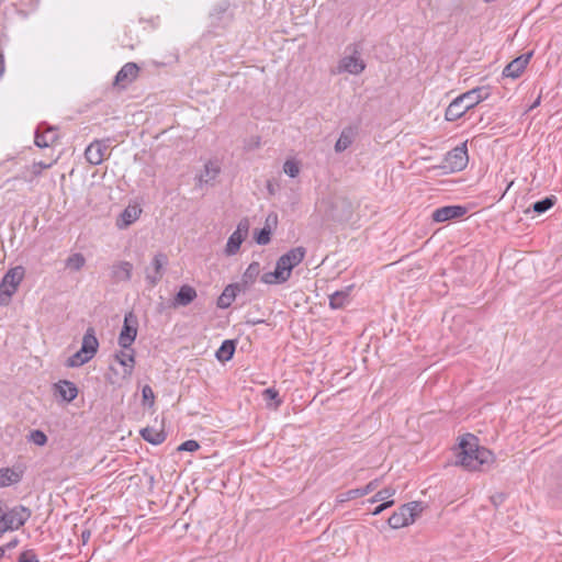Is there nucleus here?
I'll use <instances>...</instances> for the list:
<instances>
[{"label":"nucleus","mask_w":562,"mask_h":562,"mask_svg":"<svg viewBox=\"0 0 562 562\" xmlns=\"http://www.w3.org/2000/svg\"><path fill=\"white\" fill-rule=\"evenodd\" d=\"M467 212L468 209L463 205H446L436 209L431 214V218L434 222L443 223L450 220L461 218Z\"/></svg>","instance_id":"obj_12"},{"label":"nucleus","mask_w":562,"mask_h":562,"mask_svg":"<svg viewBox=\"0 0 562 562\" xmlns=\"http://www.w3.org/2000/svg\"><path fill=\"white\" fill-rule=\"evenodd\" d=\"M32 512L23 505H16L8 510H4L3 519V533L7 531H14L20 529L30 519Z\"/></svg>","instance_id":"obj_6"},{"label":"nucleus","mask_w":562,"mask_h":562,"mask_svg":"<svg viewBox=\"0 0 562 562\" xmlns=\"http://www.w3.org/2000/svg\"><path fill=\"white\" fill-rule=\"evenodd\" d=\"M270 215H271L270 222L277 223V215L276 214H270Z\"/></svg>","instance_id":"obj_62"},{"label":"nucleus","mask_w":562,"mask_h":562,"mask_svg":"<svg viewBox=\"0 0 562 562\" xmlns=\"http://www.w3.org/2000/svg\"><path fill=\"white\" fill-rule=\"evenodd\" d=\"M196 297V291L193 286L184 284L180 286L179 291L175 296V306H187L194 301Z\"/></svg>","instance_id":"obj_24"},{"label":"nucleus","mask_w":562,"mask_h":562,"mask_svg":"<svg viewBox=\"0 0 562 562\" xmlns=\"http://www.w3.org/2000/svg\"><path fill=\"white\" fill-rule=\"evenodd\" d=\"M99 349V340L95 337V330L93 327H88L83 337L80 350L82 353H87L90 358H93Z\"/></svg>","instance_id":"obj_20"},{"label":"nucleus","mask_w":562,"mask_h":562,"mask_svg":"<svg viewBox=\"0 0 562 562\" xmlns=\"http://www.w3.org/2000/svg\"><path fill=\"white\" fill-rule=\"evenodd\" d=\"M260 274V263L258 261H252L245 272L241 276L240 282H237V284H240V288L243 289V292H246L250 289V286L255 283L257 278Z\"/></svg>","instance_id":"obj_21"},{"label":"nucleus","mask_w":562,"mask_h":562,"mask_svg":"<svg viewBox=\"0 0 562 562\" xmlns=\"http://www.w3.org/2000/svg\"><path fill=\"white\" fill-rule=\"evenodd\" d=\"M138 319L137 316L130 312L125 314L124 323L119 335V346L123 349H130L137 336Z\"/></svg>","instance_id":"obj_8"},{"label":"nucleus","mask_w":562,"mask_h":562,"mask_svg":"<svg viewBox=\"0 0 562 562\" xmlns=\"http://www.w3.org/2000/svg\"><path fill=\"white\" fill-rule=\"evenodd\" d=\"M18 562H38V559L34 550L30 549L21 552Z\"/></svg>","instance_id":"obj_47"},{"label":"nucleus","mask_w":562,"mask_h":562,"mask_svg":"<svg viewBox=\"0 0 562 562\" xmlns=\"http://www.w3.org/2000/svg\"><path fill=\"white\" fill-rule=\"evenodd\" d=\"M29 440L35 443L36 446H45L47 443V436L44 431L40 429H34L30 432Z\"/></svg>","instance_id":"obj_45"},{"label":"nucleus","mask_w":562,"mask_h":562,"mask_svg":"<svg viewBox=\"0 0 562 562\" xmlns=\"http://www.w3.org/2000/svg\"><path fill=\"white\" fill-rule=\"evenodd\" d=\"M20 540L18 537H14L12 540H10L8 543H5L3 547L5 550H11L15 548L19 544Z\"/></svg>","instance_id":"obj_51"},{"label":"nucleus","mask_w":562,"mask_h":562,"mask_svg":"<svg viewBox=\"0 0 562 562\" xmlns=\"http://www.w3.org/2000/svg\"><path fill=\"white\" fill-rule=\"evenodd\" d=\"M490 97L488 88L476 87L453 99L445 112L447 121L453 122L462 117L469 110Z\"/></svg>","instance_id":"obj_2"},{"label":"nucleus","mask_w":562,"mask_h":562,"mask_svg":"<svg viewBox=\"0 0 562 562\" xmlns=\"http://www.w3.org/2000/svg\"><path fill=\"white\" fill-rule=\"evenodd\" d=\"M133 265L128 261H121L112 268L113 277L119 281H130L132 277Z\"/></svg>","instance_id":"obj_32"},{"label":"nucleus","mask_w":562,"mask_h":562,"mask_svg":"<svg viewBox=\"0 0 562 562\" xmlns=\"http://www.w3.org/2000/svg\"><path fill=\"white\" fill-rule=\"evenodd\" d=\"M456 456V464L469 471H482L494 461L493 452L480 447L477 437L472 434L462 436Z\"/></svg>","instance_id":"obj_1"},{"label":"nucleus","mask_w":562,"mask_h":562,"mask_svg":"<svg viewBox=\"0 0 562 562\" xmlns=\"http://www.w3.org/2000/svg\"><path fill=\"white\" fill-rule=\"evenodd\" d=\"M121 42H122V45H123L124 47H127V48H130V49H134V48H135V44H134V43H132L130 40H126V41H125V40H122Z\"/></svg>","instance_id":"obj_55"},{"label":"nucleus","mask_w":562,"mask_h":562,"mask_svg":"<svg viewBox=\"0 0 562 562\" xmlns=\"http://www.w3.org/2000/svg\"><path fill=\"white\" fill-rule=\"evenodd\" d=\"M104 379L106 383L111 385H117L121 386L122 381L125 379H122V375L119 374V371L115 367L110 366L108 372L104 374Z\"/></svg>","instance_id":"obj_40"},{"label":"nucleus","mask_w":562,"mask_h":562,"mask_svg":"<svg viewBox=\"0 0 562 562\" xmlns=\"http://www.w3.org/2000/svg\"><path fill=\"white\" fill-rule=\"evenodd\" d=\"M142 209L137 205L134 206H127L121 214L120 218L117 220V227L119 228H125L133 224L140 215Z\"/></svg>","instance_id":"obj_26"},{"label":"nucleus","mask_w":562,"mask_h":562,"mask_svg":"<svg viewBox=\"0 0 562 562\" xmlns=\"http://www.w3.org/2000/svg\"><path fill=\"white\" fill-rule=\"evenodd\" d=\"M249 232V221L248 218H241L237 224L235 233H239L243 237H247Z\"/></svg>","instance_id":"obj_48"},{"label":"nucleus","mask_w":562,"mask_h":562,"mask_svg":"<svg viewBox=\"0 0 562 562\" xmlns=\"http://www.w3.org/2000/svg\"><path fill=\"white\" fill-rule=\"evenodd\" d=\"M362 497L360 488H352L347 492L340 493L336 497V502L342 504L345 502Z\"/></svg>","instance_id":"obj_42"},{"label":"nucleus","mask_w":562,"mask_h":562,"mask_svg":"<svg viewBox=\"0 0 562 562\" xmlns=\"http://www.w3.org/2000/svg\"><path fill=\"white\" fill-rule=\"evenodd\" d=\"M2 537V533H0V538Z\"/></svg>","instance_id":"obj_63"},{"label":"nucleus","mask_w":562,"mask_h":562,"mask_svg":"<svg viewBox=\"0 0 562 562\" xmlns=\"http://www.w3.org/2000/svg\"><path fill=\"white\" fill-rule=\"evenodd\" d=\"M262 398L266 401L268 408L278 409L282 404V398L279 395V391L274 387H268L262 391Z\"/></svg>","instance_id":"obj_35"},{"label":"nucleus","mask_w":562,"mask_h":562,"mask_svg":"<svg viewBox=\"0 0 562 562\" xmlns=\"http://www.w3.org/2000/svg\"><path fill=\"white\" fill-rule=\"evenodd\" d=\"M420 512L419 503L412 502L402 505L393 515L387 519V524L392 529H398L415 521L416 516Z\"/></svg>","instance_id":"obj_5"},{"label":"nucleus","mask_w":562,"mask_h":562,"mask_svg":"<svg viewBox=\"0 0 562 562\" xmlns=\"http://www.w3.org/2000/svg\"><path fill=\"white\" fill-rule=\"evenodd\" d=\"M347 50H350V55L341 58L339 61V70L350 75L361 74L366 69V63L361 58V45L352 44L347 47Z\"/></svg>","instance_id":"obj_7"},{"label":"nucleus","mask_w":562,"mask_h":562,"mask_svg":"<svg viewBox=\"0 0 562 562\" xmlns=\"http://www.w3.org/2000/svg\"><path fill=\"white\" fill-rule=\"evenodd\" d=\"M115 361L123 367L122 379H130L135 368V350L131 347L130 349H123L115 352Z\"/></svg>","instance_id":"obj_17"},{"label":"nucleus","mask_w":562,"mask_h":562,"mask_svg":"<svg viewBox=\"0 0 562 562\" xmlns=\"http://www.w3.org/2000/svg\"><path fill=\"white\" fill-rule=\"evenodd\" d=\"M469 162L467 142L449 150L438 168L443 175L454 173L465 169Z\"/></svg>","instance_id":"obj_4"},{"label":"nucleus","mask_w":562,"mask_h":562,"mask_svg":"<svg viewBox=\"0 0 562 562\" xmlns=\"http://www.w3.org/2000/svg\"><path fill=\"white\" fill-rule=\"evenodd\" d=\"M4 553H5V548L2 546V547H0V559H2L4 557Z\"/></svg>","instance_id":"obj_61"},{"label":"nucleus","mask_w":562,"mask_h":562,"mask_svg":"<svg viewBox=\"0 0 562 562\" xmlns=\"http://www.w3.org/2000/svg\"><path fill=\"white\" fill-rule=\"evenodd\" d=\"M54 395L61 401L70 403L78 396L77 385L69 380H59L53 385Z\"/></svg>","instance_id":"obj_18"},{"label":"nucleus","mask_w":562,"mask_h":562,"mask_svg":"<svg viewBox=\"0 0 562 562\" xmlns=\"http://www.w3.org/2000/svg\"><path fill=\"white\" fill-rule=\"evenodd\" d=\"M168 265V257L164 252H158L151 260V267L146 269V281L155 286L162 278L165 266Z\"/></svg>","instance_id":"obj_11"},{"label":"nucleus","mask_w":562,"mask_h":562,"mask_svg":"<svg viewBox=\"0 0 562 562\" xmlns=\"http://www.w3.org/2000/svg\"><path fill=\"white\" fill-rule=\"evenodd\" d=\"M351 286L346 290L334 292L329 295V307L333 310L342 308L349 302V291Z\"/></svg>","instance_id":"obj_33"},{"label":"nucleus","mask_w":562,"mask_h":562,"mask_svg":"<svg viewBox=\"0 0 562 562\" xmlns=\"http://www.w3.org/2000/svg\"><path fill=\"white\" fill-rule=\"evenodd\" d=\"M243 291L240 284L232 283L225 286L222 294L218 296L216 305L220 308H228L236 299L237 292Z\"/></svg>","instance_id":"obj_22"},{"label":"nucleus","mask_w":562,"mask_h":562,"mask_svg":"<svg viewBox=\"0 0 562 562\" xmlns=\"http://www.w3.org/2000/svg\"><path fill=\"white\" fill-rule=\"evenodd\" d=\"M263 321L261 319H256V318H252L251 321H247L248 324L250 325H257V324H260L262 323Z\"/></svg>","instance_id":"obj_60"},{"label":"nucleus","mask_w":562,"mask_h":562,"mask_svg":"<svg viewBox=\"0 0 562 562\" xmlns=\"http://www.w3.org/2000/svg\"><path fill=\"white\" fill-rule=\"evenodd\" d=\"M283 171L291 178H295L300 173V164L296 160L288 159L283 165Z\"/></svg>","instance_id":"obj_44"},{"label":"nucleus","mask_w":562,"mask_h":562,"mask_svg":"<svg viewBox=\"0 0 562 562\" xmlns=\"http://www.w3.org/2000/svg\"><path fill=\"white\" fill-rule=\"evenodd\" d=\"M56 160L50 162L45 161H34L31 167H26L19 178L24 181H32L33 179L40 177L45 169H49Z\"/></svg>","instance_id":"obj_23"},{"label":"nucleus","mask_w":562,"mask_h":562,"mask_svg":"<svg viewBox=\"0 0 562 562\" xmlns=\"http://www.w3.org/2000/svg\"><path fill=\"white\" fill-rule=\"evenodd\" d=\"M3 71H4V57H3V52L0 48V78L3 75Z\"/></svg>","instance_id":"obj_53"},{"label":"nucleus","mask_w":562,"mask_h":562,"mask_svg":"<svg viewBox=\"0 0 562 562\" xmlns=\"http://www.w3.org/2000/svg\"><path fill=\"white\" fill-rule=\"evenodd\" d=\"M22 471H15L11 468L0 469V487L10 486L22 480Z\"/></svg>","instance_id":"obj_28"},{"label":"nucleus","mask_w":562,"mask_h":562,"mask_svg":"<svg viewBox=\"0 0 562 562\" xmlns=\"http://www.w3.org/2000/svg\"><path fill=\"white\" fill-rule=\"evenodd\" d=\"M395 494V488L393 487H385L379 492H376L370 499H368L369 503H378V502H385L390 501L389 498L392 497Z\"/></svg>","instance_id":"obj_41"},{"label":"nucleus","mask_w":562,"mask_h":562,"mask_svg":"<svg viewBox=\"0 0 562 562\" xmlns=\"http://www.w3.org/2000/svg\"><path fill=\"white\" fill-rule=\"evenodd\" d=\"M85 263L86 259L79 252L72 254L66 260V266L75 271L80 270L85 266Z\"/></svg>","instance_id":"obj_39"},{"label":"nucleus","mask_w":562,"mask_h":562,"mask_svg":"<svg viewBox=\"0 0 562 562\" xmlns=\"http://www.w3.org/2000/svg\"><path fill=\"white\" fill-rule=\"evenodd\" d=\"M271 215H268L266 220V226L255 231L254 239L258 245H268L271 240V228L269 226Z\"/></svg>","instance_id":"obj_36"},{"label":"nucleus","mask_w":562,"mask_h":562,"mask_svg":"<svg viewBox=\"0 0 562 562\" xmlns=\"http://www.w3.org/2000/svg\"><path fill=\"white\" fill-rule=\"evenodd\" d=\"M541 95L539 94L535 102L530 105L529 110L537 108L540 104Z\"/></svg>","instance_id":"obj_57"},{"label":"nucleus","mask_w":562,"mask_h":562,"mask_svg":"<svg viewBox=\"0 0 562 562\" xmlns=\"http://www.w3.org/2000/svg\"><path fill=\"white\" fill-rule=\"evenodd\" d=\"M22 266L9 269L0 281V306H8L24 278Z\"/></svg>","instance_id":"obj_3"},{"label":"nucleus","mask_w":562,"mask_h":562,"mask_svg":"<svg viewBox=\"0 0 562 562\" xmlns=\"http://www.w3.org/2000/svg\"><path fill=\"white\" fill-rule=\"evenodd\" d=\"M246 238L243 237L239 233H233L229 237H228V240H227V244H226V247H225V254L227 256H234L236 255L239 249H240V246L243 244V241L245 240Z\"/></svg>","instance_id":"obj_37"},{"label":"nucleus","mask_w":562,"mask_h":562,"mask_svg":"<svg viewBox=\"0 0 562 562\" xmlns=\"http://www.w3.org/2000/svg\"><path fill=\"white\" fill-rule=\"evenodd\" d=\"M353 214L352 202L348 198H338L331 204V218L336 222H348Z\"/></svg>","instance_id":"obj_13"},{"label":"nucleus","mask_w":562,"mask_h":562,"mask_svg":"<svg viewBox=\"0 0 562 562\" xmlns=\"http://www.w3.org/2000/svg\"><path fill=\"white\" fill-rule=\"evenodd\" d=\"M393 505H394L393 499L385 501L374 508V510L372 512V515H374V516L380 515L383 510H385L386 508H389Z\"/></svg>","instance_id":"obj_50"},{"label":"nucleus","mask_w":562,"mask_h":562,"mask_svg":"<svg viewBox=\"0 0 562 562\" xmlns=\"http://www.w3.org/2000/svg\"><path fill=\"white\" fill-rule=\"evenodd\" d=\"M306 249L303 246H297L285 254H283L278 260L277 265L291 277L292 270L299 266L305 258Z\"/></svg>","instance_id":"obj_9"},{"label":"nucleus","mask_w":562,"mask_h":562,"mask_svg":"<svg viewBox=\"0 0 562 562\" xmlns=\"http://www.w3.org/2000/svg\"><path fill=\"white\" fill-rule=\"evenodd\" d=\"M199 449H200V443L193 439L186 440L178 447V451H188V452H194Z\"/></svg>","instance_id":"obj_46"},{"label":"nucleus","mask_w":562,"mask_h":562,"mask_svg":"<svg viewBox=\"0 0 562 562\" xmlns=\"http://www.w3.org/2000/svg\"><path fill=\"white\" fill-rule=\"evenodd\" d=\"M496 498H499V502H502V501H503V498H504V495H503V494H498V495H494V496H492V497H491V499H492V502H493L494 504H496Z\"/></svg>","instance_id":"obj_59"},{"label":"nucleus","mask_w":562,"mask_h":562,"mask_svg":"<svg viewBox=\"0 0 562 562\" xmlns=\"http://www.w3.org/2000/svg\"><path fill=\"white\" fill-rule=\"evenodd\" d=\"M289 276L276 263L274 271L261 276V281L266 284H281L289 280Z\"/></svg>","instance_id":"obj_30"},{"label":"nucleus","mask_w":562,"mask_h":562,"mask_svg":"<svg viewBox=\"0 0 562 562\" xmlns=\"http://www.w3.org/2000/svg\"><path fill=\"white\" fill-rule=\"evenodd\" d=\"M233 19L234 13L231 10V3L226 0L216 3L210 12L211 24L214 27H225L231 24Z\"/></svg>","instance_id":"obj_10"},{"label":"nucleus","mask_w":562,"mask_h":562,"mask_svg":"<svg viewBox=\"0 0 562 562\" xmlns=\"http://www.w3.org/2000/svg\"><path fill=\"white\" fill-rule=\"evenodd\" d=\"M44 126H45L44 123L40 124L36 127L35 135H34V144L40 148L49 147L58 138V135L55 130H53V128L43 130Z\"/></svg>","instance_id":"obj_19"},{"label":"nucleus","mask_w":562,"mask_h":562,"mask_svg":"<svg viewBox=\"0 0 562 562\" xmlns=\"http://www.w3.org/2000/svg\"><path fill=\"white\" fill-rule=\"evenodd\" d=\"M355 135L356 128L351 126L344 128L335 144V150L337 153L346 150L352 144Z\"/></svg>","instance_id":"obj_29"},{"label":"nucleus","mask_w":562,"mask_h":562,"mask_svg":"<svg viewBox=\"0 0 562 562\" xmlns=\"http://www.w3.org/2000/svg\"><path fill=\"white\" fill-rule=\"evenodd\" d=\"M220 172H221V167H220L218 161L209 160L204 165V169L199 176V181H200V183L210 184L215 180V178L220 175Z\"/></svg>","instance_id":"obj_25"},{"label":"nucleus","mask_w":562,"mask_h":562,"mask_svg":"<svg viewBox=\"0 0 562 562\" xmlns=\"http://www.w3.org/2000/svg\"><path fill=\"white\" fill-rule=\"evenodd\" d=\"M90 535H91L90 530H83V531H82V533H81V538H82V542H83V543H86V542L89 540Z\"/></svg>","instance_id":"obj_56"},{"label":"nucleus","mask_w":562,"mask_h":562,"mask_svg":"<svg viewBox=\"0 0 562 562\" xmlns=\"http://www.w3.org/2000/svg\"><path fill=\"white\" fill-rule=\"evenodd\" d=\"M533 53L528 52L526 54H522L515 59H513L510 63L506 65V67L503 70V76L516 79L520 77V75L526 69L527 65L529 64Z\"/></svg>","instance_id":"obj_16"},{"label":"nucleus","mask_w":562,"mask_h":562,"mask_svg":"<svg viewBox=\"0 0 562 562\" xmlns=\"http://www.w3.org/2000/svg\"><path fill=\"white\" fill-rule=\"evenodd\" d=\"M464 1L465 0H452L453 10H459V11L463 10Z\"/></svg>","instance_id":"obj_52"},{"label":"nucleus","mask_w":562,"mask_h":562,"mask_svg":"<svg viewBox=\"0 0 562 562\" xmlns=\"http://www.w3.org/2000/svg\"><path fill=\"white\" fill-rule=\"evenodd\" d=\"M92 358H90L87 353H82L79 349L77 352H75L71 357H69L66 361V366L68 368H78L90 361Z\"/></svg>","instance_id":"obj_38"},{"label":"nucleus","mask_w":562,"mask_h":562,"mask_svg":"<svg viewBox=\"0 0 562 562\" xmlns=\"http://www.w3.org/2000/svg\"><path fill=\"white\" fill-rule=\"evenodd\" d=\"M237 341L235 339H226L222 342L215 352V357L220 362L229 361L235 353Z\"/></svg>","instance_id":"obj_27"},{"label":"nucleus","mask_w":562,"mask_h":562,"mask_svg":"<svg viewBox=\"0 0 562 562\" xmlns=\"http://www.w3.org/2000/svg\"><path fill=\"white\" fill-rule=\"evenodd\" d=\"M380 484V481L378 479L370 481L366 486L359 487L361 495L366 496L369 493L373 492Z\"/></svg>","instance_id":"obj_49"},{"label":"nucleus","mask_w":562,"mask_h":562,"mask_svg":"<svg viewBox=\"0 0 562 562\" xmlns=\"http://www.w3.org/2000/svg\"><path fill=\"white\" fill-rule=\"evenodd\" d=\"M140 436L144 440L151 445H160L166 440V434L162 430H157L154 427H145L140 430Z\"/></svg>","instance_id":"obj_31"},{"label":"nucleus","mask_w":562,"mask_h":562,"mask_svg":"<svg viewBox=\"0 0 562 562\" xmlns=\"http://www.w3.org/2000/svg\"><path fill=\"white\" fill-rule=\"evenodd\" d=\"M267 189L270 194H274V188H273V184L271 183V181L267 182Z\"/></svg>","instance_id":"obj_58"},{"label":"nucleus","mask_w":562,"mask_h":562,"mask_svg":"<svg viewBox=\"0 0 562 562\" xmlns=\"http://www.w3.org/2000/svg\"><path fill=\"white\" fill-rule=\"evenodd\" d=\"M142 402L144 406L153 407L155 404V393L149 385L142 389Z\"/></svg>","instance_id":"obj_43"},{"label":"nucleus","mask_w":562,"mask_h":562,"mask_svg":"<svg viewBox=\"0 0 562 562\" xmlns=\"http://www.w3.org/2000/svg\"><path fill=\"white\" fill-rule=\"evenodd\" d=\"M3 519H4V509L2 508V503L0 502V533H2V535H3V531H2Z\"/></svg>","instance_id":"obj_54"},{"label":"nucleus","mask_w":562,"mask_h":562,"mask_svg":"<svg viewBox=\"0 0 562 562\" xmlns=\"http://www.w3.org/2000/svg\"><path fill=\"white\" fill-rule=\"evenodd\" d=\"M139 67L135 63H126L116 74L114 78V86L120 88H126L130 83H132L139 74Z\"/></svg>","instance_id":"obj_15"},{"label":"nucleus","mask_w":562,"mask_h":562,"mask_svg":"<svg viewBox=\"0 0 562 562\" xmlns=\"http://www.w3.org/2000/svg\"><path fill=\"white\" fill-rule=\"evenodd\" d=\"M109 139H95L85 150V157L90 165L98 166L103 162L109 148Z\"/></svg>","instance_id":"obj_14"},{"label":"nucleus","mask_w":562,"mask_h":562,"mask_svg":"<svg viewBox=\"0 0 562 562\" xmlns=\"http://www.w3.org/2000/svg\"><path fill=\"white\" fill-rule=\"evenodd\" d=\"M558 199L555 195H549L543 198L542 200L536 201L531 204L530 209L526 211L528 213L530 210L537 214H542L554 206Z\"/></svg>","instance_id":"obj_34"}]
</instances>
